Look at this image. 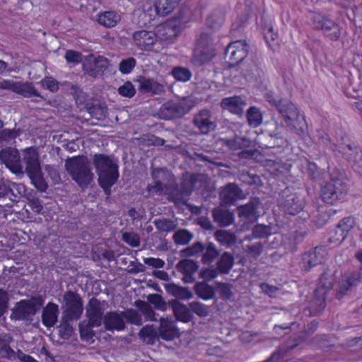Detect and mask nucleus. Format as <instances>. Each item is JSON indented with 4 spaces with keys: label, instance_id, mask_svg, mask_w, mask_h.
Returning <instances> with one entry per match:
<instances>
[{
    "label": "nucleus",
    "instance_id": "obj_1",
    "mask_svg": "<svg viewBox=\"0 0 362 362\" xmlns=\"http://www.w3.org/2000/svg\"><path fill=\"white\" fill-rule=\"evenodd\" d=\"M93 163L98 175V182L107 196L111 194V189L119 177V165L110 156L96 153Z\"/></svg>",
    "mask_w": 362,
    "mask_h": 362
},
{
    "label": "nucleus",
    "instance_id": "obj_2",
    "mask_svg": "<svg viewBox=\"0 0 362 362\" xmlns=\"http://www.w3.org/2000/svg\"><path fill=\"white\" fill-rule=\"evenodd\" d=\"M276 106L286 122L293 126L298 136L304 137L308 134V127L305 118L300 115L298 108L293 103L287 100H280Z\"/></svg>",
    "mask_w": 362,
    "mask_h": 362
},
{
    "label": "nucleus",
    "instance_id": "obj_3",
    "mask_svg": "<svg viewBox=\"0 0 362 362\" xmlns=\"http://www.w3.org/2000/svg\"><path fill=\"white\" fill-rule=\"evenodd\" d=\"M66 168L79 187H87L93 181V174L83 156H74L66 163Z\"/></svg>",
    "mask_w": 362,
    "mask_h": 362
},
{
    "label": "nucleus",
    "instance_id": "obj_4",
    "mask_svg": "<svg viewBox=\"0 0 362 362\" xmlns=\"http://www.w3.org/2000/svg\"><path fill=\"white\" fill-rule=\"evenodd\" d=\"M348 194V186L341 178L332 177L321 187V196L322 200L333 205L337 202H343Z\"/></svg>",
    "mask_w": 362,
    "mask_h": 362
},
{
    "label": "nucleus",
    "instance_id": "obj_5",
    "mask_svg": "<svg viewBox=\"0 0 362 362\" xmlns=\"http://www.w3.org/2000/svg\"><path fill=\"white\" fill-rule=\"evenodd\" d=\"M312 23L315 30H321L325 37L330 41L337 42L341 38L343 28L329 17L320 14L315 15L312 19Z\"/></svg>",
    "mask_w": 362,
    "mask_h": 362
},
{
    "label": "nucleus",
    "instance_id": "obj_6",
    "mask_svg": "<svg viewBox=\"0 0 362 362\" xmlns=\"http://www.w3.org/2000/svg\"><path fill=\"white\" fill-rule=\"evenodd\" d=\"M249 45L245 41L236 40L230 42L224 52V59L228 66L240 64L247 55Z\"/></svg>",
    "mask_w": 362,
    "mask_h": 362
},
{
    "label": "nucleus",
    "instance_id": "obj_7",
    "mask_svg": "<svg viewBox=\"0 0 362 362\" xmlns=\"http://www.w3.org/2000/svg\"><path fill=\"white\" fill-rule=\"evenodd\" d=\"M361 280V273L360 271L353 270L344 272L338 281L336 298L338 300L342 299L360 283Z\"/></svg>",
    "mask_w": 362,
    "mask_h": 362
},
{
    "label": "nucleus",
    "instance_id": "obj_8",
    "mask_svg": "<svg viewBox=\"0 0 362 362\" xmlns=\"http://www.w3.org/2000/svg\"><path fill=\"white\" fill-rule=\"evenodd\" d=\"M158 41L157 34L151 30H139L132 35L133 45L142 52H153Z\"/></svg>",
    "mask_w": 362,
    "mask_h": 362
},
{
    "label": "nucleus",
    "instance_id": "obj_9",
    "mask_svg": "<svg viewBox=\"0 0 362 362\" xmlns=\"http://www.w3.org/2000/svg\"><path fill=\"white\" fill-rule=\"evenodd\" d=\"M42 305V300L39 298L30 300H21L16 303L13 310V314L16 320H25L34 316Z\"/></svg>",
    "mask_w": 362,
    "mask_h": 362
},
{
    "label": "nucleus",
    "instance_id": "obj_10",
    "mask_svg": "<svg viewBox=\"0 0 362 362\" xmlns=\"http://www.w3.org/2000/svg\"><path fill=\"white\" fill-rule=\"evenodd\" d=\"M190 108L183 101L168 100L164 103L158 110V116L164 119L180 118L189 112Z\"/></svg>",
    "mask_w": 362,
    "mask_h": 362
},
{
    "label": "nucleus",
    "instance_id": "obj_11",
    "mask_svg": "<svg viewBox=\"0 0 362 362\" xmlns=\"http://www.w3.org/2000/svg\"><path fill=\"white\" fill-rule=\"evenodd\" d=\"M66 309L64 317L69 320H78L83 313V303L78 294L68 291L64 296Z\"/></svg>",
    "mask_w": 362,
    "mask_h": 362
},
{
    "label": "nucleus",
    "instance_id": "obj_12",
    "mask_svg": "<svg viewBox=\"0 0 362 362\" xmlns=\"http://www.w3.org/2000/svg\"><path fill=\"white\" fill-rule=\"evenodd\" d=\"M305 206L304 198L296 194H291L288 195L284 200L279 203L280 209L289 215L295 216L301 212Z\"/></svg>",
    "mask_w": 362,
    "mask_h": 362
},
{
    "label": "nucleus",
    "instance_id": "obj_13",
    "mask_svg": "<svg viewBox=\"0 0 362 362\" xmlns=\"http://www.w3.org/2000/svg\"><path fill=\"white\" fill-rule=\"evenodd\" d=\"M109 66V60L103 56H98L93 60H86L83 64V70L93 78L102 75Z\"/></svg>",
    "mask_w": 362,
    "mask_h": 362
},
{
    "label": "nucleus",
    "instance_id": "obj_14",
    "mask_svg": "<svg viewBox=\"0 0 362 362\" xmlns=\"http://www.w3.org/2000/svg\"><path fill=\"white\" fill-rule=\"evenodd\" d=\"M193 122L194 126L203 134H207L216 127L215 122L212 121V113L208 109L199 110L194 115Z\"/></svg>",
    "mask_w": 362,
    "mask_h": 362
},
{
    "label": "nucleus",
    "instance_id": "obj_15",
    "mask_svg": "<svg viewBox=\"0 0 362 362\" xmlns=\"http://www.w3.org/2000/svg\"><path fill=\"white\" fill-rule=\"evenodd\" d=\"M0 159L5 166L13 173L22 171L21 157L17 149L8 148L0 151Z\"/></svg>",
    "mask_w": 362,
    "mask_h": 362
},
{
    "label": "nucleus",
    "instance_id": "obj_16",
    "mask_svg": "<svg viewBox=\"0 0 362 362\" xmlns=\"http://www.w3.org/2000/svg\"><path fill=\"white\" fill-rule=\"evenodd\" d=\"M325 248L322 246H317L305 252L302 256V269L309 271L313 267L321 264L325 260Z\"/></svg>",
    "mask_w": 362,
    "mask_h": 362
},
{
    "label": "nucleus",
    "instance_id": "obj_17",
    "mask_svg": "<svg viewBox=\"0 0 362 362\" xmlns=\"http://www.w3.org/2000/svg\"><path fill=\"white\" fill-rule=\"evenodd\" d=\"M104 327L107 331H123L126 327L122 311H110L103 317Z\"/></svg>",
    "mask_w": 362,
    "mask_h": 362
},
{
    "label": "nucleus",
    "instance_id": "obj_18",
    "mask_svg": "<svg viewBox=\"0 0 362 362\" xmlns=\"http://www.w3.org/2000/svg\"><path fill=\"white\" fill-rule=\"evenodd\" d=\"M197 49H200V60L202 64L208 62L214 57L215 49L210 35L205 33L200 35Z\"/></svg>",
    "mask_w": 362,
    "mask_h": 362
},
{
    "label": "nucleus",
    "instance_id": "obj_19",
    "mask_svg": "<svg viewBox=\"0 0 362 362\" xmlns=\"http://www.w3.org/2000/svg\"><path fill=\"white\" fill-rule=\"evenodd\" d=\"M87 309L88 325L90 327H98L103 322V310L100 301L95 298L90 300Z\"/></svg>",
    "mask_w": 362,
    "mask_h": 362
},
{
    "label": "nucleus",
    "instance_id": "obj_20",
    "mask_svg": "<svg viewBox=\"0 0 362 362\" xmlns=\"http://www.w3.org/2000/svg\"><path fill=\"white\" fill-rule=\"evenodd\" d=\"M199 265L192 259H183L177 264V270L182 274V281L186 284H191L195 281L194 274L197 271Z\"/></svg>",
    "mask_w": 362,
    "mask_h": 362
},
{
    "label": "nucleus",
    "instance_id": "obj_21",
    "mask_svg": "<svg viewBox=\"0 0 362 362\" xmlns=\"http://www.w3.org/2000/svg\"><path fill=\"white\" fill-rule=\"evenodd\" d=\"M23 161L25 164V172L28 177L35 176L42 172L38 154L33 148H28L23 153Z\"/></svg>",
    "mask_w": 362,
    "mask_h": 362
},
{
    "label": "nucleus",
    "instance_id": "obj_22",
    "mask_svg": "<svg viewBox=\"0 0 362 362\" xmlns=\"http://www.w3.org/2000/svg\"><path fill=\"white\" fill-rule=\"evenodd\" d=\"M220 198L223 204L230 205L243 198V191L235 183H228L220 192Z\"/></svg>",
    "mask_w": 362,
    "mask_h": 362
},
{
    "label": "nucleus",
    "instance_id": "obj_23",
    "mask_svg": "<svg viewBox=\"0 0 362 362\" xmlns=\"http://www.w3.org/2000/svg\"><path fill=\"white\" fill-rule=\"evenodd\" d=\"M59 314V305L53 302L47 303L42 312V325L47 328L53 327L58 321Z\"/></svg>",
    "mask_w": 362,
    "mask_h": 362
},
{
    "label": "nucleus",
    "instance_id": "obj_24",
    "mask_svg": "<svg viewBox=\"0 0 362 362\" xmlns=\"http://www.w3.org/2000/svg\"><path fill=\"white\" fill-rule=\"evenodd\" d=\"M245 105V100L239 95L224 98L221 102V107L223 110L237 115L243 114Z\"/></svg>",
    "mask_w": 362,
    "mask_h": 362
},
{
    "label": "nucleus",
    "instance_id": "obj_25",
    "mask_svg": "<svg viewBox=\"0 0 362 362\" xmlns=\"http://www.w3.org/2000/svg\"><path fill=\"white\" fill-rule=\"evenodd\" d=\"M158 335L163 340L171 341L179 337L180 333L173 321L167 318H161L158 327Z\"/></svg>",
    "mask_w": 362,
    "mask_h": 362
},
{
    "label": "nucleus",
    "instance_id": "obj_26",
    "mask_svg": "<svg viewBox=\"0 0 362 362\" xmlns=\"http://www.w3.org/2000/svg\"><path fill=\"white\" fill-rule=\"evenodd\" d=\"M170 306L174 315L178 321L187 323L192 320L193 315L189 307L188 308L177 300H171Z\"/></svg>",
    "mask_w": 362,
    "mask_h": 362
},
{
    "label": "nucleus",
    "instance_id": "obj_27",
    "mask_svg": "<svg viewBox=\"0 0 362 362\" xmlns=\"http://www.w3.org/2000/svg\"><path fill=\"white\" fill-rule=\"evenodd\" d=\"M249 140L244 137L235 136L226 141V145L231 151L242 150L240 156L245 158L252 157L254 156L255 151H245V148L249 146Z\"/></svg>",
    "mask_w": 362,
    "mask_h": 362
},
{
    "label": "nucleus",
    "instance_id": "obj_28",
    "mask_svg": "<svg viewBox=\"0 0 362 362\" xmlns=\"http://www.w3.org/2000/svg\"><path fill=\"white\" fill-rule=\"evenodd\" d=\"M182 0H154V8L158 16H165L171 13Z\"/></svg>",
    "mask_w": 362,
    "mask_h": 362
},
{
    "label": "nucleus",
    "instance_id": "obj_29",
    "mask_svg": "<svg viewBox=\"0 0 362 362\" xmlns=\"http://www.w3.org/2000/svg\"><path fill=\"white\" fill-rule=\"evenodd\" d=\"M180 185L175 181L165 184V194L168 199L175 204L182 203L185 199L182 193Z\"/></svg>",
    "mask_w": 362,
    "mask_h": 362
},
{
    "label": "nucleus",
    "instance_id": "obj_30",
    "mask_svg": "<svg viewBox=\"0 0 362 362\" xmlns=\"http://www.w3.org/2000/svg\"><path fill=\"white\" fill-rule=\"evenodd\" d=\"M139 91L141 93L160 94L163 91V86L151 78H143L139 80Z\"/></svg>",
    "mask_w": 362,
    "mask_h": 362
},
{
    "label": "nucleus",
    "instance_id": "obj_31",
    "mask_svg": "<svg viewBox=\"0 0 362 362\" xmlns=\"http://www.w3.org/2000/svg\"><path fill=\"white\" fill-rule=\"evenodd\" d=\"M120 19V16L112 11H104L97 15L98 23L105 28L115 27Z\"/></svg>",
    "mask_w": 362,
    "mask_h": 362
},
{
    "label": "nucleus",
    "instance_id": "obj_32",
    "mask_svg": "<svg viewBox=\"0 0 362 362\" xmlns=\"http://www.w3.org/2000/svg\"><path fill=\"white\" fill-rule=\"evenodd\" d=\"M326 307V296L322 294H317L315 292L314 298L310 300L309 306L305 310L311 316H316L320 314Z\"/></svg>",
    "mask_w": 362,
    "mask_h": 362
},
{
    "label": "nucleus",
    "instance_id": "obj_33",
    "mask_svg": "<svg viewBox=\"0 0 362 362\" xmlns=\"http://www.w3.org/2000/svg\"><path fill=\"white\" fill-rule=\"evenodd\" d=\"M213 218L215 222L221 226H229L234 222V216L228 210L216 208L212 211Z\"/></svg>",
    "mask_w": 362,
    "mask_h": 362
},
{
    "label": "nucleus",
    "instance_id": "obj_34",
    "mask_svg": "<svg viewBox=\"0 0 362 362\" xmlns=\"http://www.w3.org/2000/svg\"><path fill=\"white\" fill-rule=\"evenodd\" d=\"M194 291L199 298L204 300H209L215 297L214 287L204 281L196 283L194 286Z\"/></svg>",
    "mask_w": 362,
    "mask_h": 362
},
{
    "label": "nucleus",
    "instance_id": "obj_35",
    "mask_svg": "<svg viewBox=\"0 0 362 362\" xmlns=\"http://www.w3.org/2000/svg\"><path fill=\"white\" fill-rule=\"evenodd\" d=\"M197 182V177L195 174H184L180 179V187L182 193L185 198L189 197L193 192L195 185Z\"/></svg>",
    "mask_w": 362,
    "mask_h": 362
},
{
    "label": "nucleus",
    "instance_id": "obj_36",
    "mask_svg": "<svg viewBox=\"0 0 362 362\" xmlns=\"http://www.w3.org/2000/svg\"><path fill=\"white\" fill-rule=\"evenodd\" d=\"M233 264V256L228 252H224L216 263V270L220 274H226L230 272Z\"/></svg>",
    "mask_w": 362,
    "mask_h": 362
},
{
    "label": "nucleus",
    "instance_id": "obj_37",
    "mask_svg": "<svg viewBox=\"0 0 362 362\" xmlns=\"http://www.w3.org/2000/svg\"><path fill=\"white\" fill-rule=\"evenodd\" d=\"M139 337L148 344L153 345L158 339L159 335L153 325L144 326L139 333Z\"/></svg>",
    "mask_w": 362,
    "mask_h": 362
},
{
    "label": "nucleus",
    "instance_id": "obj_38",
    "mask_svg": "<svg viewBox=\"0 0 362 362\" xmlns=\"http://www.w3.org/2000/svg\"><path fill=\"white\" fill-rule=\"evenodd\" d=\"M15 93L23 95L25 98H30L32 96H39L37 90L35 88L31 83H23L17 81Z\"/></svg>",
    "mask_w": 362,
    "mask_h": 362
},
{
    "label": "nucleus",
    "instance_id": "obj_39",
    "mask_svg": "<svg viewBox=\"0 0 362 362\" xmlns=\"http://www.w3.org/2000/svg\"><path fill=\"white\" fill-rule=\"evenodd\" d=\"M215 238L223 246L230 247L237 240L235 235L227 230H218L215 233Z\"/></svg>",
    "mask_w": 362,
    "mask_h": 362
},
{
    "label": "nucleus",
    "instance_id": "obj_40",
    "mask_svg": "<svg viewBox=\"0 0 362 362\" xmlns=\"http://www.w3.org/2000/svg\"><path fill=\"white\" fill-rule=\"evenodd\" d=\"M239 216L249 221H255L257 218V206L253 203H247L240 206L238 209Z\"/></svg>",
    "mask_w": 362,
    "mask_h": 362
},
{
    "label": "nucleus",
    "instance_id": "obj_41",
    "mask_svg": "<svg viewBox=\"0 0 362 362\" xmlns=\"http://www.w3.org/2000/svg\"><path fill=\"white\" fill-rule=\"evenodd\" d=\"M219 256V251L213 243H208L204 247L202 262L204 264H210Z\"/></svg>",
    "mask_w": 362,
    "mask_h": 362
},
{
    "label": "nucleus",
    "instance_id": "obj_42",
    "mask_svg": "<svg viewBox=\"0 0 362 362\" xmlns=\"http://www.w3.org/2000/svg\"><path fill=\"white\" fill-rule=\"evenodd\" d=\"M248 124L254 128L259 127L262 122V115L255 107H250L247 111Z\"/></svg>",
    "mask_w": 362,
    "mask_h": 362
},
{
    "label": "nucleus",
    "instance_id": "obj_43",
    "mask_svg": "<svg viewBox=\"0 0 362 362\" xmlns=\"http://www.w3.org/2000/svg\"><path fill=\"white\" fill-rule=\"evenodd\" d=\"M169 291L179 299L189 300L192 298V293L188 288L175 284L169 286Z\"/></svg>",
    "mask_w": 362,
    "mask_h": 362
},
{
    "label": "nucleus",
    "instance_id": "obj_44",
    "mask_svg": "<svg viewBox=\"0 0 362 362\" xmlns=\"http://www.w3.org/2000/svg\"><path fill=\"white\" fill-rule=\"evenodd\" d=\"M192 234L186 229H180L173 235V240L179 245H187L192 239Z\"/></svg>",
    "mask_w": 362,
    "mask_h": 362
},
{
    "label": "nucleus",
    "instance_id": "obj_45",
    "mask_svg": "<svg viewBox=\"0 0 362 362\" xmlns=\"http://www.w3.org/2000/svg\"><path fill=\"white\" fill-rule=\"evenodd\" d=\"M172 75L176 81L181 82L189 81L192 78L190 70L182 66L174 67L172 70Z\"/></svg>",
    "mask_w": 362,
    "mask_h": 362
},
{
    "label": "nucleus",
    "instance_id": "obj_46",
    "mask_svg": "<svg viewBox=\"0 0 362 362\" xmlns=\"http://www.w3.org/2000/svg\"><path fill=\"white\" fill-rule=\"evenodd\" d=\"M189 307L192 313L196 314L199 317H206L210 313V307L199 301L189 303Z\"/></svg>",
    "mask_w": 362,
    "mask_h": 362
},
{
    "label": "nucleus",
    "instance_id": "obj_47",
    "mask_svg": "<svg viewBox=\"0 0 362 362\" xmlns=\"http://www.w3.org/2000/svg\"><path fill=\"white\" fill-rule=\"evenodd\" d=\"M333 286V281L331 279L322 275L319 279L317 286L315 289L317 294H322L326 296Z\"/></svg>",
    "mask_w": 362,
    "mask_h": 362
},
{
    "label": "nucleus",
    "instance_id": "obj_48",
    "mask_svg": "<svg viewBox=\"0 0 362 362\" xmlns=\"http://www.w3.org/2000/svg\"><path fill=\"white\" fill-rule=\"evenodd\" d=\"M346 238L347 235L344 233V232H342L341 230L336 226L335 228L329 232L328 242L330 244L339 245L345 240Z\"/></svg>",
    "mask_w": 362,
    "mask_h": 362
},
{
    "label": "nucleus",
    "instance_id": "obj_49",
    "mask_svg": "<svg viewBox=\"0 0 362 362\" xmlns=\"http://www.w3.org/2000/svg\"><path fill=\"white\" fill-rule=\"evenodd\" d=\"M356 225L355 218L352 216H346L343 218L337 224V226L339 227L342 232L348 236L349 233L354 228Z\"/></svg>",
    "mask_w": 362,
    "mask_h": 362
},
{
    "label": "nucleus",
    "instance_id": "obj_50",
    "mask_svg": "<svg viewBox=\"0 0 362 362\" xmlns=\"http://www.w3.org/2000/svg\"><path fill=\"white\" fill-rule=\"evenodd\" d=\"M317 137L319 143L323 144L327 148L334 151L337 150V146L336 144L331 139L329 136L323 130H318Z\"/></svg>",
    "mask_w": 362,
    "mask_h": 362
},
{
    "label": "nucleus",
    "instance_id": "obj_51",
    "mask_svg": "<svg viewBox=\"0 0 362 362\" xmlns=\"http://www.w3.org/2000/svg\"><path fill=\"white\" fill-rule=\"evenodd\" d=\"M136 64V61L134 57H129L122 59L119 64V71L122 74H130Z\"/></svg>",
    "mask_w": 362,
    "mask_h": 362
},
{
    "label": "nucleus",
    "instance_id": "obj_52",
    "mask_svg": "<svg viewBox=\"0 0 362 362\" xmlns=\"http://www.w3.org/2000/svg\"><path fill=\"white\" fill-rule=\"evenodd\" d=\"M118 93L123 97L133 98L136 94V89L131 81H126L119 87Z\"/></svg>",
    "mask_w": 362,
    "mask_h": 362
},
{
    "label": "nucleus",
    "instance_id": "obj_53",
    "mask_svg": "<svg viewBox=\"0 0 362 362\" xmlns=\"http://www.w3.org/2000/svg\"><path fill=\"white\" fill-rule=\"evenodd\" d=\"M204 250V245L200 242L194 243L191 246L182 250V254L185 257L194 256Z\"/></svg>",
    "mask_w": 362,
    "mask_h": 362
},
{
    "label": "nucleus",
    "instance_id": "obj_54",
    "mask_svg": "<svg viewBox=\"0 0 362 362\" xmlns=\"http://www.w3.org/2000/svg\"><path fill=\"white\" fill-rule=\"evenodd\" d=\"M64 58L69 64H78L82 62L83 54L81 52L68 49L65 53Z\"/></svg>",
    "mask_w": 362,
    "mask_h": 362
},
{
    "label": "nucleus",
    "instance_id": "obj_55",
    "mask_svg": "<svg viewBox=\"0 0 362 362\" xmlns=\"http://www.w3.org/2000/svg\"><path fill=\"white\" fill-rule=\"evenodd\" d=\"M335 213L336 211H332V209L318 213L315 220V225L318 228L323 226L329 221L331 216H333Z\"/></svg>",
    "mask_w": 362,
    "mask_h": 362
},
{
    "label": "nucleus",
    "instance_id": "obj_56",
    "mask_svg": "<svg viewBox=\"0 0 362 362\" xmlns=\"http://www.w3.org/2000/svg\"><path fill=\"white\" fill-rule=\"evenodd\" d=\"M122 240L132 247H137L140 245V238L135 233L125 232L122 234Z\"/></svg>",
    "mask_w": 362,
    "mask_h": 362
},
{
    "label": "nucleus",
    "instance_id": "obj_57",
    "mask_svg": "<svg viewBox=\"0 0 362 362\" xmlns=\"http://www.w3.org/2000/svg\"><path fill=\"white\" fill-rule=\"evenodd\" d=\"M29 177L32 181V183L40 192H45L47 190L48 186L42 177V172L38 173L35 176H30Z\"/></svg>",
    "mask_w": 362,
    "mask_h": 362
},
{
    "label": "nucleus",
    "instance_id": "obj_58",
    "mask_svg": "<svg viewBox=\"0 0 362 362\" xmlns=\"http://www.w3.org/2000/svg\"><path fill=\"white\" fill-rule=\"evenodd\" d=\"M20 135L19 130L15 129H11L8 128L0 130V140L7 141L11 139H15Z\"/></svg>",
    "mask_w": 362,
    "mask_h": 362
},
{
    "label": "nucleus",
    "instance_id": "obj_59",
    "mask_svg": "<svg viewBox=\"0 0 362 362\" xmlns=\"http://www.w3.org/2000/svg\"><path fill=\"white\" fill-rule=\"evenodd\" d=\"M356 156L353 160L352 168L354 170L360 175H362V150L355 148Z\"/></svg>",
    "mask_w": 362,
    "mask_h": 362
},
{
    "label": "nucleus",
    "instance_id": "obj_60",
    "mask_svg": "<svg viewBox=\"0 0 362 362\" xmlns=\"http://www.w3.org/2000/svg\"><path fill=\"white\" fill-rule=\"evenodd\" d=\"M148 300L151 304L154 305L155 308L158 310H165V303L159 294H151L149 295Z\"/></svg>",
    "mask_w": 362,
    "mask_h": 362
},
{
    "label": "nucleus",
    "instance_id": "obj_61",
    "mask_svg": "<svg viewBox=\"0 0 362 362\" xmlns=\"http://www.w3.org/2000/svg\"><path fill=\"white\" fill-rule=\"evenodd\" d=\"M122 314L124 316V320L127 322L136 324L141 320V317L135 310L130 309L127 311H122Z\"/></svg>",
    "mask_w": 362,
    "mask_h": 362
},
{
    "label": "nucleus",
    "instance_id": "obj_62",
    "mask_svg": "<svg viewBox=\"0 0 362 362\" xmlns=\"http://www.w3.org/2000/svg\"><path fill=\"white\" fill-rule=\"evenodd\" d=\"M147 190L152 194L160 195L164 193L165 194V184L163 185L161 181L157 180L153 185H148Z\"/></svg>",
    "mask_w": 362,
    "mask_h": 362
},
{
    "label": "nucleus",
    "instance_id": "obj_63",
    "mask_svg": "<svg viewBox=\"0 0 362 362\" xmlns=\"http://www.w3.org/2000/svg\"><path fill=\"white\" fill-rule=\"evenodd\" d=\"M252 232L256 238H266L269 235V228L263 225H257L253 228Z\"/></svg>",
    "mask_w": 362,
    "mask_h": 362
},
{
    "label": "nucleus",
    "instance_id": "obj_64",
    "mask_svg": "<svg viewBox=\"0 0 362 362\" xmlns=\"http://www.w3.org/2000/svg\"><path fill=\"white\" fill-rule=\"evenodd\" d=\"M28 206L31 210L36 214H40L43 209L42 202L37 197H33L29 199Z\"/></svg>",
    "mask_w": 362,
    "mask_h": 362
}]
</instances>
